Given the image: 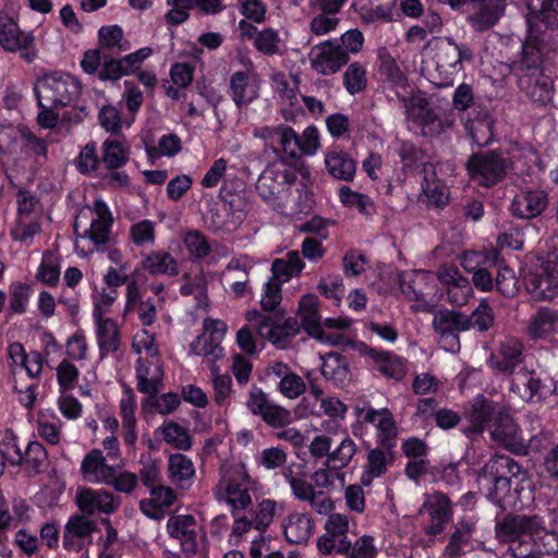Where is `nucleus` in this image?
Returning a JSON list of instances; mask_svg holds the SVG:
<instances>
[{
	"instance_id": "nucleus-1",
	"label": "nucleus",
	"mask_w": 558,
	"mask_h": 558,
	"mask_svg": "<svg viewBox=\"0 0 558 558\" xmlns=\"http://www.w3.org/2000/svg\"><path fill=\"white\" fill-rule=\"evenodd\" d=\"M526 7L529 35L521 44V59L513 61L510 69L519 77L521 88L526 90L533 101L546 104L553 98V81L543 74L541 68L544 51L538 22L547 26L558 25V0H526Z\"/></svg>"
},
{
	"instance_id": "nucleus-2",
	"label": "nucleus",
	"mask_w": 558,
	"mask_h": 558,
	"mask_svg": "<svg viewBox=\"0 0 558 558\" xmlns=\"http://www.w3.org/2000/svg\"><path fill=\"white\" fill-rule=\"evenodd\" d=\"M478 484L487 498L507 510H518L532 500L530 482L521 466L507 456H496L484 466Z\"/></svg>"
},
{
	"instance_id": "nucleus-3",
	"label": "nucleus",
	"mask_w": 558,
	"mask_h": 558,
	"mask_svg": "<svg viewBox=\"0 0 558 558\" xmlns=\"http://www.w3.org/2000/svg\"><path fill=\"white\" fill-rule=\"evenodd\" d=\"M432 54L424 49L422 58V74L434 85L444 87L453 82L454 75L462 70V63L472 57L465 45H459L450 38H439L433 43Z\"/></svg>"
},
{
	"instance_id": "nucleus-4",
	"label": "nucleus",
	"mask_w": 558,
	"mask_h": 558,
	"mask_svg": "<svg viewBox=\"0 0 558 558\" xmlns=\"http://www.w3.org/2000/svg\"><path fill=\"white\" fill-rule=\"evenodd\" d=\"M387 89L403 102L410 130L423 136L433 135L439 122L428 108L426 98L409 84L405 75L396 66L387 69Z\"/></svg>"
},
{
	"instance_id": "nucleus-5",
	"label": "nucleus",
	"mask_w": 558,
	"mask_h": 558,
	"mask_svg": "<svg viewBox=\"0 0 558 558\" xmlns=\"http://www.w3.org/2000/svg\"><path fill=\"white\" fill-rule=\"evenodd\" d=\"M544 526L538 515H509L496 525L497 537L501 542L518 543L519 547H526V550L511 548L517 558H531L536 542H543Z\"/></svg>"
},
{
	"instance_id": "nucleus-6",
	"label": "nucleus",
	"mask_w": 558,
	"mask_h": 558,
	"mask_svg": "<svg viewBox=\"0 0 558 558\" xmlns=\"http://www.w3.org/2000/svg\"><path fill=\"white\" fill-rule=\"evenodd\" d=\"M90 211L88 228H83L80 219L74 223L75 252L81 257L94 253L99 245L107 243L113 225L112 214L102 199H96Z\"/></svg>"
},
{
	"instance_id": "nucleus-7",
	"label": "nucleus",
	"mask_w": 558,
	"mask_h": 558,
	"mask_svg": "<svg viewBox=\"0 0 558 558\" xmlns=\"http://www.w3.org/2000/svg\"><path fill=\"white\" fill-rule=\"evenodd\" d=\"M298 316L307 333L322 343L337 345L341 342L339 335H333L327 329L344 330L352 325V319L347 316L326 318L323 325L319 323L318 299L314 294H305L299 302Z\"/></svg>"
},
{
	"instance_id": "nucleus-8",
	"label": "nucleus",
	"mask_w": 558,
	"mask_h": 558,
	"mask_svg": "<svg viewBox=\"0 0 558 558\" xmlns=\"http://www.w3.org/2000/svg\"><path fill=\"white\" fill-rule=\"evenodd\" d=\"M400 290L404 296L413 302L412 308L416 312H429L442 299L432 272L426 270H412L398 276Z\"/></svg>"
},
{
	"instance_id": "nucleus-9",
	"label": "nucleus",
	"mask_w": 558,
	"mask_h": 558,
	"mask_svg": "<svg viewBox=\"0 0 558 558\" xmlns=\"http://www.w3.org/2000/svg\"><path fill=\"white\" fill-rule=\"evenodd\" d=\"M81 92L80 83L68 73L53 72L43 76L35 85L39 106H68Z\"/></svg>"
},
{
	"instance_id": "nucleus-10",
	"label": "nucleus",
	"mask_w": 558,
	"mask_h": 558,
	"mask_svg": "<svg viewBox=\"0 0 558 558\" xmlns=\"http://www.w3.org/2000/svg\"><path fill=\"white\" fill-rule=\"evenodd\" d=\"M245 318L262 338L267 339L279 349L287 348L290 339L300 331V324L295 318H287L282 323H277L256 310L247 311Z\"/></svg>"
},
{
	"instance_id": "nucleus-11",
	"label": "nucleus",
	"mask_w": 558,
	"mask_h": 558,
	"mask_svg": "<svg viewBox=\"0 0 558 558\" xmlns=\"http://www.w3.org/2000/svg\"><path fill=\"white\" fill-rule=\"evenodd\" d=\"M35 36L32 31L21 29L17 20L0 11V47L7 52H21L22 57L32 62L36 53L33 50Z\"/></svg>"
},
{
	"instance_id": "nucleus-12",
	"label": "nucleus",
	"mask_w": 558,
	"mask_h": 558,
	"mask_svg": "<svg viewBox=\"0 0 558 558\" xmlns=\"http://www.w3.org/2000/svg\"><path fill=\"white\" fill-rule=\"evenodd\" d=\"M248 482L250 477L244 468L236 465L221 475L218 494L233 510H244L252 502Z\"/></svg>"
},
{
	"instance_id": "nucleus-13",
	"label": "nucleus",
	"mask_w": 558,
	"mask_h": 558,
	"mask_svg": "<svg viewBox=\"0 0 558 558\" xmlns=\"http://www.w3.org/2000/svg\"><path fill=\"white\" fill-rule=\"evenodd\" d=\"M525 286L536 300H549L558 295V255H549L535 272L526 277Z\"/></svg>"
},
{
	"instance_id": "nucleus-14",
	"label": "nucleus",
	"mask_w": 558,
	"mask_h": 558,
	"mask_svg": "<svg viewBox=\"0 0 558 558\" xmlns=\"http://www.w3.org/2000/svg\"><path fill=\"white\" fill-rule=\"evenodd\" d=\"M312 70L322 75H332L349 61V56L337 39L313 46L308 52Z\"/></svg>"
},
{
	"instance_id": "nucleus-15",
	"label": "nucleus",
	"mask_w": 558,
	"mask_h": 558,
	"mask_svg": "<svg viewBox=\"0 0 558 558\" xmlns=\"http://www.w3.org/2000/svg\"><path fill=\"white\" fill-rule=\"evenodd\" d=\"M0 147L10 153L21 148L26 155L38 157L46 156L47 151L46 143L22 125L3 128L0 131Z\"/></svg>"
},
{
	"instance_id": "nucleus-16",
	"label": "nucleus",
	"mask_w": 558,
	"mask_h": 558,
	"mask_svg": "<svg viewBox=\"0 0 558 558\" xmlns=\"http://www.w3.org/2000/svg\"><path fill=\"white\" fill-rule=\"evenodd\" d=\"M439 289L446 291L450 303L462 306L472 295V287L469 280L463 277L458 267L453 265H441L436 272Z\"/></svg>"
},
{
	"instance_id": "nucleus-17",
	"label": "nucleus",
	"mask_w": 558,
	"mask_h": 558,
	"mask_svg": "<svg viewBox=\"0 0 558 558\" xmlns=\"http://www.w3.org/2000/svg\"><path fill=\"white\" fill-rule=\"evenodd\" d=\"M507 160L498 154L474 155L468 162L470 178L477 184H495L507 169Z\"/></svg>"
},
{
	"instance_id": "nucleus-18",
	"label": "nucleus",
	"mask_w": 558,
	"mask_h": 558,
	"mask_svg": "<svg viewBox=\"0 0 558 558\" xmlns=\"http://www.w3.org/2000/svg\"><path fill=\"white\" fill-rule=\"evenodd\" d=\"M260 77L252 65L235 71L230 77V96L238 107L247 106L259 97Z\"/></svg>"
},
{
	"instance_id": "nucleus-19",
	"label": "nucleus",
	"mask_w": 558,
	"mask_h": 558,
	"mask_svg": "<svg viewBox=\"0 0 558 558\" xmlns=\"http://www.w3.org/2000/svg\"><path fill=\"white\" fill-rule=\"evenodd\" d=\"M489 432L495 441L512 451L521 452L525 449L521 432L505 407H501L495 420L489 425Z\"/></svg>"
},
{
	"instance_id": "nucleus-20",
	"label": "nucleus",
	"mask_w": 558,
	"mask_h": 558,
	"mask_svg": "<svg viewBox=\"0 0 558 558\" xmlns=\"http://www.w3.org/2000/svg\"><path fill=\"white\" fill-rule=\"evenodd\" d=\"M507 0H472L468 20L478 32L493 27L504 15Z\"/></svg>"
},
{
	"instance_id": "nucleus-21",
	"label": "nucleus",
	"mask_w": 558,
	"mask_h": 558,
	"mask_svg": "<svg viewBox=\"0 0 558 558\" xmlns=\"http://www.w3.org/2000/svg\"><path fill=\"white\" fill-rule=\"evenodd\" d=\"M114 468V465L107 462L100 449H92L81 461L80 474L85 483L106 485L112 481Z\"/></svg>"
},
{
	"instance_id": "nucleus-22",
	"label": "nucleus",
	"mask_w": 558,
	"mask_h": 558,
	"mask_svg": "<svg viewBox=\"0 0 558 558\" xmlns=\"http://www.w3.org/2000/svg\"><path fill=\"white\" fill-rule=\"evenodd\" d=\"M75 500L77 507L87 514H108L119 506V499L102 488L80 487Z\"/></svg>"
},
{
	"instance_id": "nucleus-23",
	"label": "nucleus",
	"mask_w": 558,
	"mask_h": 558,
	"mask_svg": "<svg viewBox=\"0 0 558 558\" xmlns=\"http://www.w3.org/2000/svg\"><path fill=\"white\" fill-rule=\"evenodd\" d=\"M548 202V194L544 190H521L513 196L510 210L520 219H532L546 209Z\"/></svg>"
},
{
	"instance_id": "nucleus-24",
	"label": "nucleus",
	"mask_w": 558,
	"mask_h": 558,
	"mask_svg": "<svg viewBox=\"0 0 558 558\" xmlns=\"http://www.w3.org/2000/svg\"><path fill=\"white\" fill-rule=\"evenodd\" d=\"M501 407V404L490 401L482 395H477L464 412V417L471 425L464 433H482L485 428L489 429V425Z\"/></svg>"
},
{
	"instance_id": "nucleus-25",
	"label": "nucleus",
	"mask_w": 558,
	"mask_h": 558,
	"mask_svg": "<svg viewBox=\"0 0 558 558\" xmlns=\"http://www.w3.org/2000/svg\"><path fill=\"white\" fill-rule=\"evenodd\" d=\"M360 420L371 423L377 430V437L381 445L390 448L397 437L398 428L392 414L387 409L375 410L371 407L355 409Z\"/></svg>"
},
{
	"instance_id": "nucleus-26",
	"label": "nucleus",
	"mask_w": 558,
	"mask_h": 558,
	"mask_svg": "<svg viewBox=\"0 0 558 558\" xmlns=\"http://www.w3.org/2000/svg\"><path fill=\"white\" fill-rule=\"evenodd\" d=\"M274 83L280 100L282 117L287 121H295L303 114L301 96L298 93L296 85L283 75L276 76Z\"/></svg>"
},
{
	"instance_id": "nucleus-27",
	"label": "nucleus",
	"mask_w": 558,
	"mask_h": 558,
	"mask_svg": "<svg viewBox=\"0 0 558 558\" xmlns=\"http://www.w3.org/2000/svg\"><path fill=\"white\" fill-rule=\"evenodd\" d=\"M291 182V175L288 170L274 166L262 172L256 183V190L263 199L272 202L277 199L284 186Z\"/></svg>"
},
{
	"instance_id": "nucleus-28",
	"label": "nucleus",
	"mask_w": 558,
	"mask_h": 558,
	"mask_svg": "<svg viewBox=\"0 0 558 558\" xmlns=\"http://www.w3.org/2000/svg\"><path fill=\"white\" fill-rule=\"evenodd\" d=\"M526 363L522 356V343L518 339H508L499 350L490 355V367L499 372L511 373Z\"/></svg>"
},
{
	"instance_id": "nucleus-29",
	"label": "nucleus",
	"mask_w": 558,
	"mask_h": 558,
	"mask_svg": "<svg viewBox=\"0 0 558 558\" xmlns=\"http://www.w3.org/2000/svg\"><path fill=\"white\" fill-rule=\"evenodd\" d=\"M167 527L169 534L179 539L182 550L186 554L196 551V522L191 514H179L168 520Z\"/></svg>"
},
{
	"instance_id": "nucleus-30",
	"label": "nucleus",
	"mask_w": 558,
	"mask_h": 558,
	"mask_svg": "<svg viewBox=\"0 0 558 558\" xmlns=\"http://www.w3.org/2000/svg\"><path fill=\"white\" fill-rule=\"evenodd\" d=\"M137 388L144 393H155L158 391L163 371L160 359H145L140 356L136 362Z\"/></svg>"
},
{
	"instance_id": "nucleus-31",
	"label": "nucleus",
	"mask_w": 558,
	"mask_h": 558,
	"mask_svg": "<svg viewBox=\"0 0 558 558\" xmlns=\"http://www.w3.org/2000/svg\"><path fill=\"white\" fill-rule=\"evenodd\" d=\"M429 517L430 523L427 526V533L437 535L441 533L451 520V507L449 499L440 493L432 494L424 502Z\"/></svg>"
},
{
	"instance_id": "nucleus-32",
	"label": "nucleus",
	"mask_w": 558,
	"mask_h": 558,
	"mask_svg": "<svg viewBox=\"0 0 558 558\" xmlns=\"http://www.w3.org/2000/svg\"><path fill=\"white\" fill-rule=\"evenodd\" d=\"M150 488V497L142 500L140 508L142 512L154 520L163 518L166 511L173 505L175 494L170 487L153 486Z\"/></svg>"
},
{
	"instance_id": "nucleus-33",
	"label": "nucleus",
	"mask_w": 558,
	"mask_h": 558,
	"mask_svg": "<svg viewBox=\"0 0 558 558\" xmlns=\"http://www.w3.org/2000/svg\"><path fill=\"white\" fill-rule=\"evenodd\" d=\"M93 322L100 355L117 351L120 345L117 322L110 317H93Z\"/></svg>"
},
{
	"instance_id": "nucleus-34",
	"label": "nucleus",
	"mask_w": 558,
	"mask_h": 558,
	"mask_svg": "<svg viewBox=\"0 0 558 558\" xmlns=\"http://www.w3.org/2000/svg\"><path fill=\"white\" fill-rule=\"evenodd\" d=\"M511 391L523 401H531L539 390L541 381L535 372L526 363L509 373Z\"/></svg>"
},
{
	"instance_id": "nucleus-35",
	"label": "nucleus",
	"mask_w": 558,
	"mask_h": 558,
	"mask_svg": "<svg viewBox=\"0 0 558 558\" xmlns=\"http://www.w3.org/2000/svg\"><path fill=\"white\" fill-rule=\"evenodd\" d=\"M136 399L130 389H125L120 400V416L122 421V437L126 446L135 448L137 441L136 430Z\"/></svg>"
},
{
	"instance_id": "nucleus-36",
	"label": "nucleus",
	"mask_w": 558,
	"mask_h": 558,
	"mask_svg": "<svg viewBox=\"0 0 558 558\" xmlns=\"http://www.w3.org/2000/svg\"><path fill=\"white\" fill-rule=\"evenodd\" d=\"M325 166L335 179L351 181L355 174V161L339 147L329 148L325 153Z\"/></svg>"
},
{
	"instance_id": "nucleus-37",
	"label": "nucleus",
	"mask_w": 558,
	"mask_h": 558,
	"mask_svg": "<svg viewBox=\"0 0 558 558\" xmlns=\"http://www.w3.org/2000/svg\"><path fill=\"white\" fill-rule=\"evenodd\" d=\"M286 539L292 544H303L312 535L314 523L306 513L293 512L282 522Z\"/></svg>"
},
{
	"instance_id": "nucleus-38",
	"label": "nucleus",
	"mask_w": 558,
	"mask_h": 558,
	"mask_svg": "<svg viewBox=\"0 0 558 558\" xmlns=\"http://www.w3.org/2000/svg\"><path fill=\"white\" fill-rule=\"evenodd\" d=\"M558 332V313L546 307L531 316L527 333L532 339L548 340Z\"/></svg>"
},
{
	"instance_id": "nucleus-39",
	"label": "nucleus",
	"mask_w": 558,
	"mask_h": 558,
	"mask_svg": "<svg viewBox=\"0 0 558 558\" xmlns=\"http://www.w3.org/2000/svg\"><path fill=\"white\" fill-rule=\"evenodd\" d=\"M367 354L374 363L375 369L388 378L400 380L405 374V365L401 357L388 351L367 349Z\"/></svg>"
},
{
	"instance_id": "nucleus-40",
	"label": "nucleus",
	"mask_w": 558,
	"mask_h": 558,
	"mask_svg": "<svg viewBox=\"0 0 558 558\" xmlns=\"http://www.w3.org/2000/svg\"><path fill=\"white\" fill-rule=\"evenodd\" d=\"M433 327L437 335L457 333L471 328V319L468 315L444 310L434 315Z\"/></svg>"
},
{
	"instance_id": "nucleus-41",
	"label": "nucleus",
	"mask_w": 558,
	"mask_h": 558,
	"mask_svg": "<svg viewBox=\"0 0 558 558\" xmlns=\"http://www.w3.org/2000/svg\"><path fill=\"white\" fill-rule=\"evenodd\" d=\"M94 531V523L82 517L75 515L72 517L64 530L63 536V545L69 549H78L81 548L84 541L92 534Z\"/></svg>"
},
{
	"instance_id": "nucleus-42",
	"label": "nucleus",
	"mask_w": 558,
	"mask_h": 558,
	"mask_svg": "<svg viewBox=\"0 0 558 558\" xmlns=\"http://www.w3.org/2000/svg\"><path fill=\"white\" fill-rule=\"evenodd\" d=\"M271 373L280 378L278 384L280 392L289 399H295L305 391V381L301 376L289 371L283 363H275Z\"/></svg>"
},
{
	"instance_id": "nucleus-43",
	"label": "nucleus",
	"mask_w": 558,
	"mask_h": 558,
	"mask_svg": "<svg viewBox=\"0 0 558 558\" xmlns=\"http://www.w3.org/2000/svg\"><path fill=\"white\" fill-rule=\"evenodd\" d=\"M347 412L348 407L340 399L336 397L322 398L318 414L330 418L322 423L323 429L332 434L337 433Z\"/></svg>"
},
{
	"instance_id": "nucleus-44",
	"label": "nucleus",
	"mask_w": 558,
	"mask_h": 558,
	"mask_svg": "<svg viewBox=\"0 0 558 558\" xmlns=\"http://www.w3.org/2000/svg\"><path fill=\"white\" fill-rule=\"evenodd\" d=\"M550 530L544 531L543 542L535 543L531 558H558V510L549 512Z\"/></svg>"
},
{
	"instance_id": "nucleus-45",
	"label": "nucleus",
	"mask_w": 558,
	"mask_h": 558,
	"mask_svg": "<svg viewBox=\"0 0 558 558\" xmlns=\"http://www.w3.org/2000/svg\"><path fill=\"white\" fill-rule=\"evenodd\" d=\"M322 374L326 380L342 387L350 379L347 360L337 353H328L323 357Z\"/></svg>"
},
{
	"instance_id": "nucleus-46",
	"label": "nucleus",
	"mask_w": 558,
	"mask_h": 558,
	"mask_svg": "<svg viewBox=\"0 0 558 558\" xmlns=\"http://www.w3.org/2000/svg\"><path fill=\"white\" fill-rule=\"evenodd\" d=\"M304 267L305 264L302 260L299 252L291 251L284 257L277 258L272 262L271 278L281 283L288 282L292 277L299 276Z\"/></svg>"
},
{
	"instance_id": "nucleus-47",
	"label": "nucleus",
	"mask_w": 558,
	"mask_h": 558,
	"mask_svg": "<svg viewBox=\"0 0 558 558\" xmlns=\"http://www.w3.org/2000/svg\"><path fill=\"white\" fill-rule=\"evenodd\" d=\"M423 192L430 204L445 206L449 201L447 185L438 178L436 167L428 166L424 170Z\"/></svg>"
},
{
	"instance_id": "nucleus-48",
	"label": "nucleus",
	"mask_w": 558,
	"mask_h": 558,
	"mask_svg": "<svg viewBox=\"0 0 558 558\" xmlns=\"http://www.w3.org/2000/svg\"><path fill=\"white\" fill-rule=\"evenodd\" d=\"M391 460L392 454L389 451V448L387 450L374 449L369 451L366 469L361 476V483L364 486H369L375 478L381 476L386 472Z\"/></svg>"
},
{
	"instance_id": "nucleus-49",
	"label": "nucleus",
	"mask_w": 558,
	"mask_h": 558,
	"mask_svg": "<svg viewBox=\"0 0 558 558\" xmlns=\"http://www.w3.org/2000/svg\"><path fill=\"white\" fill-rule=\"evenodd\" d=\"M473 533V523L461 521L456 526V531L450 538V543L445 548L441 558H457L464 553L466 547H473L470 542Z\"/></svg>"
},
{
	"instance_id": "nucleus-50",
	"label": "nucleus",
	"mask_w": 558,
	"mask_h": 558,
	"mask_svg": "<svg viewBox=\"0 0 558 558\" xmlns=\"http://www.w3.org/2000/svg\"><path fill=\"white\" fill-rule=\"evenodd\" d=\"M168 471L172 483L182 487L185 486L195 474L192 460L182 453H174L169 457Z\"/></svg>"
},
{
	"instance_id": "nucleus-51",
	"label": "nucleus",
	"mask_w": 558,
	"mask_h": 558,
	"mask_svg": "<svg viewBox=\"0 0 558 558\" xmlns=\"http://www.w3.org/2000/svg\"><path fill=\"white\" fill-rule=\"evenodd\" d=\"M142 267L153 275L174 276L178 274L175 259L166 252H153L148 254L144 258Z\"/></svg>"
},
{
	"instance_id": "nucleus-52",
	"label": "nucleus",
	"mask_w": 558,
	"mask_h": 558,
	"mask_svg": "<svg viewBox=\"0 0 558 558\" xmlns=\"http://www.w3.org/2000/svg\"><path fill=\"white\" fill-rule=\"evenodd\" d=\"M190 350L195 355L207 357L210 365L217 364L226 354L225 348L204 332L192 341Z\"/></svg>"
},
{
	"instance_id": "nucleus-53",
	"label": "nucleus",
	"mask_w": 558,
	"mask_h": 558,
	"mask_svg": "<svg viewBox=\"0 0 558 558\" xmlns=\"http://www.w3.org/2000/svg\"><path fill=\"white\" fill-rule=\"evenodd\" d=\"M214 400L219 407H228L232 396V379L227 374H220L217 364L210 365Z\"/></svg>"
},
{
	"instance_id": "nucleus-54",
	"label": "nucleus",
	"mask_w": 558,
	"mask_h": 558,
	"mask_svg": "<svg viewBox=\"0 0 558 558\" xmlns=\"http://www.w3.org/2000/svg\"><path fill=\"white\" fill-rule=\"evenodd\" d=\"M499 264V253L497 250L487 252H465L461 256V266L469 272H475L478 268L496 266Z\"/></svg>"
},
{
	"instance_id": "nucleus-55",
	"label": "nucleus",
	"mask_w": 558,
	"mask_h": 558,
	"mask_svg": "<svg viewBox=\"0 0 558 558\" xmlns=\"http://www.w3.org/2000/svg\"><path fill=\"white\" fill-rule=\"evenodd\" d=\"M163 440L180 450H187L191 447V439L187 430L174 422H166L158 429Z\"/></svg>"
},
{
	"instance_id": "nucleus-56",
	"label": "nucleus",
	"mask_w": 558,
	"mask_h": 558,
	"mask_svg": "<svg viewBox=\"0 0 558 558\" xmlns=\"http://www.w3.org/2000/svg\"><path fill=\"white\" fill-rule=\"evenodd\" d=\"M41 231V218H17L16 225L11 230L12 238L28 246L33 244L34 238Z\"/></svg>"
},
{
	"instance_id": "nucleus-57",
	"label": "nucleus",
	"mask_w": 558,
	"mask_h": 558,
	"mask_svg": "<svg viewBox=\"0 0 558 558\" xmlns=\"http://www.w3.org/2000/svg\"><path fill=\"white\" fill-rule=\"evenodd\" d=\"M284 502L263 499L257 502L253 512V523L256 530L265 531L272 522L278 509L282 510Z\"/></svg>"
},
{
	"instance_id": "nucleus-58",
	"label": "nucleus",
	"mask_w": 558,
	"mask_h": 558,
	"mask_svg": "<svg viewBox=\"0 0 558 558\" xmlns=\"http://www.w3.org/2000/svg\"><path fill=\"white\" fill-rule=\"evenodd\" d=\"M182 149L180 137L173 133L165 134L158 140L157 146L146 145L148 158L154 161L158 157H173Z\"/></svg>"
},
{
	"instance_id": "nucleus-59",
	"label": "nucleus",
	"mask_w": 558,
	"mask_h": 558,
	"mask_svg": "<svg viewBox=\"0 0 558 558\" xmlns=\"http://www.w3.org/2000/svg\"><path fill=\"white\" fill-rule=\"evenodd\" d=\"M129 159V149L117 140H107L102 145V161L110 169L121 168Z\"/></svg>"
},
{
	"instance_id": "nucleus-60",
	"label": "nucleus",
	"mask_w": 558,
	"mask_h": 558,
	"mask_svg": "<svg viewBox=\"0 0 558 558\" xmlns=\"http://www.w3.org/2000/svg\"><path fill=\"white\" fill-rule=\"evenodd\" d=\"M255 48L264 54H279L284 49V44L278 32L272 28H264L254 37Z\"/></svg>"
},
{
	"instance_id": "nucleus-61",
	"label": "nucleus",
	"mask_w": 558,
	"mask_h": 558,
	"mask_svg": "<svg viewBox=\"0 0 558 558\" xmlns=\"http://www.w3.org/2000/svg\"><path fill=\"white\" fill-rule=\"evenodd\" d=\"M36 278L47 286H54L60 279V258L46 252L37 269Z\"/></svg>"
},
{
	"instance_id": "nucleus-62",
	"label": "nucleus",
	"mask_w": 558,
	"mask_h": 558,
	"mask_svg": "<svg viewBox=\"0 0 558 558\" xmlns=\"http://www.w3.org/2000/svg\"><path fill=\"white\" fill-rule=\"evenodd\" d=\"M356 453V446L350 437H344L339 446L328 454L327 465L332 469H343Z\"/></svg>"
},
{
	"instance_id": "nucleus-63",
	"label": "nucleus",
	"mask_w": 558,
	"mask_h": 558,
	"mask_svg": "<svg viewBox=\"0 0 558 558\" xmlns=\"http://www.w3.org/2000/svg\"><path fill=\"white\" fill-rule=\"evenodd\" d=\"M366 83V70L357 62L351 63L343 73V86L350 95L362 92Z\"/></svg>"
},
{
	"instance_id": "nucleus-64",
	"label": "nucleus",
	"mask_w": 558,
	"mask_h": 558,
	"mask_svg": "<svg viewBox=\"0 0 558 558\" xmlns=\"http://www.w3.org/2000/svg\"><path fill=\"white\" fill-rule=\"evenodd\" d=\"M340 203L348 208H356L362 214H369L373 207L371 198L343 185L338 191Z\"/></svg>"
}]
</instances>
